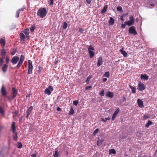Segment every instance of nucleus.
I'll use <instances>...</instances> for the list:
<instances>
[{"label":"nucleus","instance_id":"1","mask_svg":"<svg viewBox=\"0 0 157 157\" xmlns=\"http://www.w3.org/2000/svg\"><path fill=\"white\" fill-rule=\"evenodd\" d=\"M47 11L45 8H41L39 9L37 12V15L40 18H44L46 16Z\"/></svg>","mask_w":157,"mask_h":157},{"label":"nucleus","instance_id":"2","mask_svg":"<svg viewBox=\"0 0 157 157\" xmlns=\"http://www.w3.org/2000/svg\"><path fill=\"white\" fill-rule=\"evenodd\" d=\"M28 74H31L32 73V71L33 69V65L32 61L30 60L28 61Z\"/></svg>","mask_w":157,"mask_h":157},{"label":"nucleus","instance_id":"3","mask_svg":"<svg viewBox=\"0 0 157 157\" xmlns=\"http://www.w3.org/2000/svg\"><path fill=\"white\" fill-rule=\"evenodd\" d=\"M128 32L130 34H132L134 35H136L137 34L135 27L134 26L131 27L128 29Z\"/></svg>","mask_w":157,"mask_h":157},{"label":"nucleus","instance_id":"4","mask_svg":"<svg viewBox=\"0 0 157 157\" xmlns=\"http://www.w3.org/2000/svg\"><path fill=\"white\" fill-rule=\"evenodd\" d=\"M24 56L22 55L21 56L18 63L16 66V68L17 69H18L22 64L24 60Z\"/></svg>","mask_w":157,"mask_h":157},{"label":"nucleus","instance_id":"5","mask_svg":"<svg viewBox=\"0 0 157 157\" xmlns=\"http://www.w3.org/2000/svg\"><path fill=\"white\" fill-rule=\"evenodd\" d=\"M130 21H125V24L128 26H130L133 24L134 22V19L132 16L130 17L129 18Z\"/></svg>","mask_w":157,"mask_h":157},{"label":"nucleus","instance_id":"6","mask_svg":"<svg viewBox=\"0 0 157 157\" xmlns=\"http://www.w3.org/2000/svg\"><path fill=\"white\" fill-rule=\"evenodd\" d=\"M53 90V88L52 86H49L48 88H46L44 90V93L48 95H50Z\"/></svg>","mask_w":157,"mask_h":157},{"label":"nucleus","instance_id":"7","mask_svg":"<svg viewBox=\"0 0 157 157\" xmlns=\"http://www.w3.org/2000/svg\"><path fill=\"white\" fill-rule=\"evenodd\" d=\"M146 87L145 85L143 83H140L138 85L137 89L140 91H142L145 89Z\"/></svg>","mask_w":157,"mask_h":157},{"label":"nucleus","instance_id":"8","mask_svg":"<svg viewBox=\"0 0 157 157\" xmlns=\"http://www.w3.org/2000/svg\"><path fill=\"white\" fill-rule=\"evenodd\" d=\"M19 60L18 57L17 56H14L11 59V62L13 64H16Z\"/></svg>","mask_w":157,"mask_h":157},{"label":"nucleus","instance_id":"9","mask_svg":"<svg viewBox=\"0 0 157 157\" xmlns=\"http://www.w3.org/2000/svg\"><path fill=\"white\" fill-rule=\"evenodd\" d=\"M12 91L13 92V95L12 97L13 99H14L16 96L17 94V90L14 87L12 88Z\"/></svg>","mask_w":157,"mask_h":157},{"label":"nucleus","instance_id":"10","mask_svg":"<svg viewBox=\"0 0 157 157\" xmlns=\"http://www.w3.org/2000/svg\"><path fill=\"white\" fill-rule=\"evenodd\" d=\"M103 61L102 60V57H99L98 59V60L97 63V65L98 67H99L103 63Z\"/></svg>","mask_w":157,"mask_h":157},{"label":"nucleus","instance_id":"11","mask_svg":"<svg viewBox=\"0 0 157 157\" xmlns=\"http://www.w3.org/2000/svg\"><path fill=\"white\" fill-rule=\"evenodd\" d=\"M120 111V109L118 108L113 114V116L112 117V121H113L115 119L117 116L118 113Z\"/></svg>","mask_w":157,"mask_h":157},{"label":"nucleus","instance_id":"12","mask_svg":"<svg viewBox=\"0 0 157 157\" xmlns=\"http://www.w3.org/2000/svg\"><path fill=\"white\" fill-rule=\"evenodd\" d=\"M1 91L2 95L4 96H6V95L7 93L5 87L4 86H2Z\"/></svg>","mask_w":157,"mask_h":157},{"label":"nucleus","instance_id":"13","mask_svg":"<svg viewBox=\"0 0 157 157\" xmlns=\"http://www.w3.org/2000/svg\"><path fill=\"white\" fill-rule=\"evenodd\" d=\"M137 102L139 107L143 108L144 107L143 101L140 99L137 100Z\"/></svg>","mask_w":157,"mask_h":157},{"label":"nucleus","instance_id":"14","mask_svg":"<svg viewBox=\"0 0 157 157\" xmlns=\"http://www.w3.org/2000/svg\"><path fill=\"white\" fill-rule=\"evenodd\" d=\"M124 48H122V49L120 50V52L123 55L124 57H127L128 56L127 53L123 50Z\"/></svg>","mask_w":157,"mask_h":157},{"label":"nucleus","instance_id":"15","mask_svg":"<svg viewBox=\"0 0 157 157\" xmlns=\"http://www.w3.org/2000/svg\"><path fill=\"white\" fill-rule=\"evenodd\" d=\"M0 43L3 48H4L5 45V37L2 38L0 39Z\"/></svg>","mask_w":157,"mask_h":157},{"label":"nucleus","instance_id":"16","mask_svg":"<svg viewBox=\"0 0 157 157\" xmlns=\"http://www.w3.org/2000/svg\"><path fill=\"white\" fill-rule=\"evenodd\" d=\"M13 139L15 141H17V139L18 138L17 136V132H13Z\"/></svg>","mask_w":157,"mask_h":157},{"label":"nucleus","instance_id":"17","mask_svg":"<svg viewBox=\"0 0 157 157\" xmlns=\"http://www.w3.org/2000/svg\"><path fill=\"white\" fill-rule=\"evenodd\" d=\"M59 152L58 151V148H56L55 149V153L54 154L53 156L54 157H59Z\"/></svg>","mask_w":157,"mask_h":157},{"label":"nucleus","instance_id":"18","mask_svg":"<svg viewBox=\"0 0 157 157\" xmlns=\"http://www.w3.org/2000/svg\"><path fill=\"white\" fill-rule=\"evenodd\" d=\"M140 78L141 79H143L144 80H147L148 79V76L146 74H141Z\"/></svg>","mask_w":157,"mask_h":157},{"label":"nucleus","instance_id":"19","mask_svg":"<svg viewBox=\"0 0 157 157\" xmlns=\"http://www.w3.org/2000/svg\"><path fill=\"white\" fill-rule=\"evenodd\" d=\"M114 96V94L113 92L110 91H108L106 94V96L107 97H109L110 98H113Z\"/></svg>","mask_w":157,"mask_h":157},{"label":"nucleus","instance_id":"20","mask_svg":"<svg viewBox=\"0 0 157 157\" xmlns=\"http://www.w3.org/2000/svg\"><path fill=\"white\" fill-rule=\"evenodd\" d=\"M8 67V65L7 64H4L2 68V71L4 73H5L7 71Z\"/></svg>","mask_w":157,"mask_h":157},{"label":"nucleus","instance_id":"21","mask_svg":"<svg viewBox=\"0 0 157 157\" xmlns=\"http://www.w3.org/2000/svg\"><path fill=\"white\" fill-rule=\"evenodd\" d=\"M11 128L13 132H14L16 131L15 123L14 122H12V123Z\"/></svg>","mask_w":157,"mask_h":157},{"label":"nucleus","instance_id":"22","mask_svg":"<svg viewBox=\"0 0 157 157\" xmlns=\"http://www.w3.org/2000/svg\"><path fill=\"white\" fill-rule=\"evenodd\" d=\"M114 22V20L112 17H110L109 21V24L110 25H113Z\"/></svg>","mask_w":157,"mask_h":157},{"label":"nucleus","instance_id":"23","mask_svg":"<svg viewBox=\"0 0 157 157\" xmlns=\"http://www.w3.org/2000/svg\"><path fill=\"white\" fill-rule=\"evenodd\" d=\"M129 87L132 90V93H135L136 92V88L134 86H132L131 85H129Z\"/></svg>","mask_w":157,"mask_h":157},{"label":"nucleus","instance_id":"24","mask_svg":"<svg viewBox=\"0 0 157 157\" xmlns=\"http://www.w3.org/2000/svg\"><path fill=\"white\" fill-rule=\"evenodd\" d=\"M6 52L5 50L4 49H2L1 52V56H3L4 58L6 56Z\"/></svg>","mask_w":157,"mask_h":157},{"label":"nucleus","instance_id":"25","mask_svg":"<svg viewBox=\"0 0 157 157\" xmlns=\"http://www.w3.org/2000/svg\"><path fill=\"white\" fill-rule=\"evenodd\" d=\"M88 52L89 54L90 57L91 58H93L94 55V52L93 51L90 50H89Z\"/></svg>","mask_w":157,"mask_h":157},{"label":"nucleus","instance_id":"26","mask_svg":"<svg viewBox=\"0 0 157 157\" xmlns=\"http://www.w3.org/2000/svg\"><path fill=\"white\" fill-rule=\"evenodd\" d=\"M108 7V6L107 5H106L104 6L101 11V13L102 14L104 13L106 11Z\"/></svg>","mask_w":157,"mask_h":157},{"label":"nucleus","instance_id":"27","mask_svg":"<svg viewBox=\"0 0 157 157\" xmlns=\"http://www.w3.org/2000/svg\"><path fill=\"white\" fill-rule=\"evenodd\" d=\"M153 124V122L151 121H148L147 123L146 124L145 127L146 128H148L150 125Z\"/></svg>","mask_w":157,"mask_h":157},{"label":"nucleus","instance_id":"28","mask_svg":"<svg viewBox=\"0 0 157 157\" xmlns=\"http://www.w3.org/2000/svg\"><path fill=\"white\" fill-rule=\"evenodd\" d=\"M70 111L69 112L68 114L69 115H72L75 113L73 108L72 107H71L70 108Z\"/></svg>","mask_w":157,"mask_h":157},{"label":"nucleus","instance_id":"29","mask_svg":"<svg viewBox=\"0 0 157 157\" xmlns=\"http://www.w3.org/2000/svg\"><path fill=\"white\" fill-rule=\"evenodd\" d=\"M20 36L21 40H24V39L25 38V35L23 33H20Z\"/></svg>","mask_w":157,"mask_h":157},{"label":"nucleus","instance_id":"30","mask_svg":"<svg viewBox=\"0 0 157 157\" xmlns=\"http://www.w3.org/2000/svg\"><path fill=\"white\" fill-rule=\"evenodd\" d=\"M103 141H104L103 140H98L97 142V144L98 146H99L101 144H102V143L103 142Z\"/></svg>","mask_w":157,"mask_h":157},{"label":"nucleus","instance_id":"31","mask_svg":"<svg viewBox=\"0 0 157 157\" xmlns=\"http://www.w3.org/2000/svg\"><path fill=\"white\" fill-rule=\"evenodd\" d=\"M24 33L26 36H28L29 34V30L28 29H25L24 32Z\"/></svg>","mask_w":157,"mask_h":157},{"label":"nucleus","instance_id":"32","mask_svg":"<svg viewBox=\"0 0 157 157\" xmlns=\"http://www.w3.org/2000/svg\"><path fill=\"white\" fill-rule=\"evenodd\" d=\"M22 144L21 142H19L17 143V147L19 148H21L22 147Z\"/></svg>","mask_w":157,"mask_h":157},{"label":"nucleus","instance_id":"33","mask_svg":"<svg viewBox=\"0 0 157 157\" xmlns=\"http://www.w3.org/2000/svg\"><path fill=\"white\" fill-rule=\"evenodd\" d=\"M109 152L110 154H115L116 152L114 149H112L109 150Z\"/></svg>","mask_w":157,"mask_h":157},{"label":"nucleus","instance_id":"34","mask_svg":"<svg viewBox=\"0 0 157 157\" xmlns=\"http://www.w3.org/2000/svg\"><path fill=\"white\" fill-rule=\"evenodd\" d=\"M110 73L109 71L106 72L105 73V74L103 75V76L106 77L108 78L109 76Z\"/></svg>","mask_w":157,"mask_h":157},{"label":"nucleus","instance_id":"35","mask_svg":"<svg viewBox=\"0 0 157 157\" xmlns=\"http://www.w3.org/2000/svg\"><path fill=\"white\" fill-rule=\"evenodd\" d=\"M36 28L35 26H34V25H33L31 27L30 30L31 32H33L34 31V29H35Z\"/></svg>","mask_w":157,"mask_h":157},{"label":"nucleus","instance_id":"36","mask_svg":"<svg viewBox=\"0 0 157 157\" xmlns=\"http://www.w3.org/2000/svg\"><path fill=\"white\" fill-rule=\"evenodd\" d=\"M87 47L89 46V48H88V51H89V50L92 51L94 50V48L91 45H90V46H87Z\"/></svg>","mask_w":157,"mask_h":157},{"label":"nucleus","instance_id":"37","mask_svg":"<svg viewBox=\"0 0 157 157\" xmlns=\"http://www.w3.org/2000/svg\"><path fill=\"white\" fill-rule=\"evenodd\" d=\"M17 51V49H15L14 48L13 49V51L12 52L11 54L12 55H15V53Z\"/></svg>","mask_w":157,"mask_h":157},{"label":"nucleus","instance_id":"38","mask_svg":"<svg viewBox=\"0 0 157 157\" xmlns=\"http://www.w3.org/2000/svg\"><path fill=\"white\" fill-rule=\"evenodd\" d=\"M67 26V25L66 22H64L63 25V29H66Z\"/></svg>","mask_w":157,"mask_h":157},{"label":"nucleus","instance_id":"39","mask_svg":"<svg viewBox=\"0 0 157 157\" xmlns=\"http://www.w3.org/2000/svg\"><path fill=\"white\" fill-rule=\"evenodd\" d=\"M54 0H48L49 5L51 6H52L54 4Z\"/></svg>","mask_w":157,"mask_h":157},{"label":"nucleus","instance_id":"40","mask_svg":"<svg viewBox=\"0 0 157 157\" xmlns=\"http://www.w3.org/2000/svg\"><path fill=\"white\" fill-rule=\"evenodd\" d=\"M149 118V116L147 114H145L144 116L143 119L146 120L147 119Z\"/></svg>","mask_w":157,"mask_h":157},{"label":"nucleus","instance_id":"41","mask_svg":"<svg viewBox=\"0 0 157 157\" xmlns=\"http://www.w3.org/2000/svg\"><path fill=\"white\" fill-rule=\"evenodd\" d=\"M91 77L90 76H89L87 78L86 80V82L87 83V84H88L89 81L90 80V79H91Z\"/></svg>","mask_w":157,"mask_h":157},{"label":"nucleus","instance_id":"42","mask_svg":"<svg viewBox=\"0 0 157 157\" xmlns=\"http://www.w3.org/2000/svg\"><path fill=\"white\" fill-rule=\"evenodd\" d=\"M0 113L2 115H4V112L3 109L0 107Z\"/></svg>","mask_w":157,"mask_h":157},{"label":"nucleus","instance_id":"43","mask_svg":"<svg viewBox=\"0 0 157 157\" xmlns=\"http://www.w3.org/2000/svg\"><path fill=\"white\" fill-rule=\"evenodd\" d=\"M117 10L118 11L123 12L122 8L121 6H118L117 7Z\"/></svg>","mask_w":157,"mask_h":157},{"label":"nucleus","instance_id":"44","mask_svg":"<svg viewBox=\"0 0 157 157\" xmlns=\"http://www.w3.org/2000/svg\"><path fill=\"white\" fill-rule=\"evenodd\" d=\"M110 119V118L108 117V118H105V119L102 118L101 120L102 121L105 122L107 121L108 120H109Z\"/></svg>","mask_w":157,"mask_h":157},{"label":"nucleus","instance_id":"45","mask_svg":"<svg viewBox=\"0 0 157 157\" xmlns=\"http://www.w3.org/2000/svg\"><path fill=\"white\" fill-rule=\"evenodd\" d=\"M99 131V129L98 128H96L94 132H93V134L94 135H95Z\"/></svg>","mask_w":157,"mask_h":157},{"label":"nucleus","instance_id":"46","mask_svg":"<svg viewBox=\"0 0 157 157\" xmlns=\"http://www.w3.org/2000/svg\"><path fill=\"white\" fill-rule=\"evenodd\" d=\"M104 90H103L99 94L101 95V96L102 97L104 96Z\"/></svg>","mask_w":157,"mask_h":157},{"label":"nucleus","instance_id":"47","mask_svg":"<svg viewBox=\"0 0 157 157\" xmlns=\"http://www.w3.org/2000/svg\"><path fill=\"white\" fill-rule=\"evenodd\" d=\"M20 13L19 11H17L16 14V17L17 18H18L19 17Z\"/></svg>","mask_w":157,"mask_h":157},{"label":"nucleus","instance_id":"48","mask_svg":"<svg viewBox=\"0 0 157 157\" xmlns=\"http://www.w3.org/2000/svg\"><path fill=\"white\" fill-rule=\"evenodd\" d=\"M78 102V101L77 100L74 101L73 102V105L75 106H76L77 105Z\"/></svg>","mask_w":157,"mask_h":157},{"label":"nucleus","instance_id":"49","mask_svg":"<svg viewBox=\"0 0 157 157\" xmlns=\"http://www.w3.org/2000/svg\"><path fill=\"white\" fill-rule=\"evenodd\" d=\"M79 32L81 33H83V31H84V29H83L79 28Z\"/></svg>","mask_w":157,"mask_h":157},{"label":"nucleus","instance_id":"50","mask_svg":"<svg viewBox=\"0 0 157 157\" xmlns=\"http://www.w3.org/2000/svg\"><path fill=\"white\" fill-rule=\"evenodd\" d=\"M33 107L32 106H31L29 107V109H28L27 111L30 113L31 111L33 110Z\"/></svg>","mask_w":157,"mask_h":157},{"label":"nucleus","instance_id":"51","mask_svg":"<svg viewBox=\"0 0 157 157\" xmlns=\"http://www.w3.org/2000/svg\"><path fill=\"white\" fill-rule=\"evenodd\" d=\"M25 9V6L23 7L22 8L19 9V10H17L18 11H19V12H20L21 11H23Z\"/></svg>","mask_w":157,"mask_h":157},{"label":"nucleus","instance_id":"52","mask_svg":"<svg viewBox=\"0 0 157 157\" xmlns=\"http://www.w3.org/2000/svg\"><path fill=\"white\" fill-rule=\"evenodd\" d=\"M92 0H86V3L89 4H90L92 2Z\"/></svg>","mask_w":157,"mask_h":157},{"label":"nucleus","instance_id":"53","mask_svg":"<svg viewBox=\"0 0 157 157\" xmlns=\"http://www.w3.org/2000/svg\"><path fill=\"white\" fill-rule=\"evenodd\" d=\"M9 58L8 57H6V64H7L9 63Z\"/></svg>","mask_w":157,"mask_h":157},{"label":"nucleus","instance_id":"54","mask_svg":"<svg viewBox=\"0 0 157 157\" xmlns=\"http://www.w3.org/2000/svg\"><path fill=\"white\" fill-rule=\"evenodd\" d=\"M91 88H92V86H86L85 88V90H88L89 89H91Z\"/></svg>","mask_w":157,"mask_h":157},{"label":"nucleus","instance_id":"55","mask_svg":"<svg viewBox=\"0 0 157 157\" xmlns=\"http://www.w3.org/2000/svg\"><path fill=\"white\" fill-rule=\"evenodd\" d=\"M126 25V24H125V23L124 24H122L121 25L122 28H125Z\"/></svg>","mask_w":157,"mask_h":157},{"label":"nucleus","instance_id":"56","mask_svg":"<svg viewBox=\"0 0 157 157\" xmlns=\"http://www.w3.org/2000/svg\"><path fill=\"white\" fill-rule=\"evenodd\" d=\"M107 80V78H103L102 79V81L103 82H105Z\"/></svg>","mask_w":157,"mask_h":157},{"label":"nucleus","instance_id":"57","mask_svg":"<svg viewBox=\"0 0 157 157\" xmlns=\"http://www.w3.org/2000/svg\"><path fill=\"white\" fill-rule=\"evenodd\" d=\"M56 110L57 111H61V109L60 107H57Z\"/></svg>","mask_w":157,"mask_h":157},{"label":"nucleus","instance_id":"58","mask_svg":"<svg viewBox=\"0 0 157 157\" xmlns=\"http://www.w3.org/2000/svg\"><path fill=\"white\" fill-rule=\"evenodd\" d=\"M30 113L29 112H27V115H26V117L28 118V117L29 116V114H30Z\"/></svg>","mask_w":157,"mask_h":157},{"label":"nucleus","instance_id":"59","mask_svg":"<svg viewBox=\"0 0 157 157\" xmlns=\"http://www.w3.org/2000/svg\"><path fill=\"white\" fill-rule=\"evenodd\" d=\"M123 100L124 101H125L126 100V98L124 96L123 97Z\"/></svg>","mask_w":157,"mask_h":157},{"label":"nucleus","instance_id":"60","mask_svg":"<svg viewBox=\"0 0 157 157\" xmlns=\"http://www.w3.org/2000/svg\"><path fill=\"white\" fill-rule=\"evenodd\" d=\"M36 157V155L35 154H33L31 155V157Z\"/></svg>","mask_w":157,"mask_h":157},{"label":"nucleus","instance_id":"61","mask_svg":"<svg viewBox=\"0 0 157 157\" xmlns=\"http://www.w3.org/2000/svg\"><path fill=\"white\" fill-rule=\"evenodd\" d=\"M154 155L157 157V150H156L155 151Z\"/></svg>","mask_w":157,"mask_h":157},{"label":"nucleus","instance_id":"62","mask_svg":"<svg viewBox=\"0 0 157 157\" xmlns=\"http://www.w3.org/2000/svg\"><path fill=\"white\" fill-rule=\"evenodd\" d=\"M149 6H155V5L153 4H150Z\"/></svg>","mask_w":157,"mask_h":157},{"label":"nucleus","instance_id":"63","mask_svg":"<svg viewBox=\"0 0 157 157\" xmlns=\"http://www.w3.org/2000/svg\"><path fill=\"white\" fill-rule=\"evenodd\" d=\"M121 20L123 21V17H121Z\"/></svg>","mask_w":157,"mask_h":157},{"label":"nucleus","instance_id":"64","mask_svg":"<svg viewBox=\"0 0 157 157\" xmlns=\"http://www.w3.org/2000/svg\"><path fill=\"white\" fill-rule=\"evenodd\" d=\"M138 21V19L137 18H136V22H137Z\"/></svg>","mask_w":157,"mask_h":157}]
</instances>
